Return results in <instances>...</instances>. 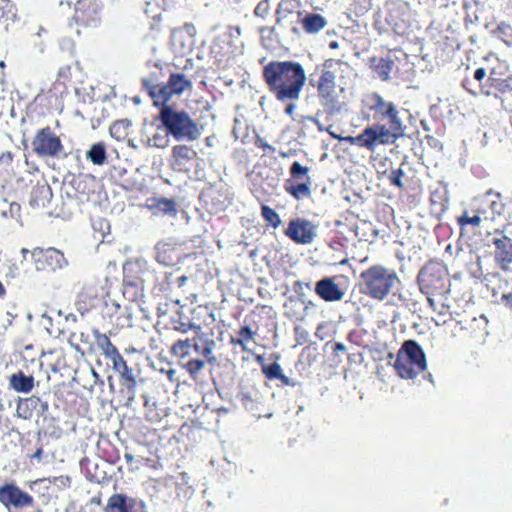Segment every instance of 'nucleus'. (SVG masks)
<instances>
[{"instance_id": "37", "label": "nucleus", "mask_w": 512, "mask_h": 512, "mask_svg": "<svg viewBox=\"0 0 512 512\" xmlns=\"http://www.w3.org/2000/svg\"><path fill=\"white\" fill-rule=\"evenodd\" d=\"M262 371L268 379L274 380L278 379L282 374V367L276 362L269 365L262 364Z\"/></svg>"}, {"instance_id": "54", "label": "nucleus", "mask_w": 512, "mask_h": 512, "mask_svg": "<svg viewBox=\"0 0 512 512\" xmlns=\"http://www.w3.org/2000/svg\"><path fill=\"white\" fill-rule=\"evenodd\" d=\"M12 159V153L9 151H6L0 155V162L10 163Z\"/></svg>"}, {"instance_id": "58", "label": "nucleus", "mask_w": 512, "mask_h": 512, "mask_svg": "<svg viewBox=\"0 0 512 512\" xmlns=\"http://www.w3.org/2000/svg\"><path fill=\"white\" fill-rule=\"evenodd\" d=\"M346 350V347L344 344L342 343H336L335 346H334V351L335 352H339V351H345Z\"/></svg>"}, {"instance_id": "16", "label": "nucleus", "mask_w": 512, "mask_h": 512, "mask_svg": "<svg viewBox=\"0 0 512 512\" xmlns=\"http://www.w3.org/2000/svg\"><path fill=\"white\" fill-rule=\"evenodd\" d=\"M142 85L152 98L154 105L161 108L170 106L168 101L175 94L170 90V84L168 82L166 84H153L151 80L143 78Z\"/></svg>"}, {"instance_id": "3", "label": "nucleus", "mask_w": 512, "mask_h": 512, "mask_svg": "<svg viewBox=\"0 0 512 512\" xmlns=\"http://www.w3.org/2000/svg\"><path fill=\"white\" fill-rule=\"evenodd\" d=\"M158 119L163 127L177 141H194L200 136L198 124L183 111L173 106H164L160 108Z\"/></svg>"}, {"instance_id": "49", "label": "nucleus", "mask_w": 512, "mask_h": 512, "mask_svg": "<svg viewBox=\"0 0 512 512\" xmlns=\"http://www.w3.org/2000/svg\"><path fill=\"white\" fill-rule=\"evenodd\" d=\"M305 288L308 289V290H311L312 289L311 283L310 282H303V281H296L295 284H294V291L299 296H304V289Z\"/></svg>"}, {"instance_id": "18", "label": "nucleus", "mask_w": 512, "mask_h": 512, "mask_svg": "<svg viewBox=\"0 0 512 512\" xmlns=\"http://www.w3.org/2000/svg\"><path fill=\"white\" fill-rule=\"evenodd\" d=\"M492 243L496 247L495 260L502 270L508 271L512 263V239L500 234L493 237Z\"/></svg>"}, {"instance_id": "48", "label": "nucleus", "mask_w": 512, "mask_h": 512, "mask_svg": "<svg viewBox=\"0 0 512 512\" xmlns=\"http://www.w3.org/2000/svg\"><path fill=\"white\" fill-rule=\"evenodd\" d=\"M340 141H345V142H348L352 145H356V146H359V147H363V136H362V132L357 135V136H346V137H341V140Z\"/></svg>"}, {"instance_id": "15", "label": "nucleus", "mask_w": 512, "mask_h": 512, "mask_svg": "<svg viewBox=\"0 0 512 512\" xmlns=\"http://www.w3.org/2000/svg\"><path fill=\"white\" fill-rule=\"evenodd\" d=\"M343 92L344 88L319 92L321 105L327 115L335 116L345 108V101L342 99Z\"/></svg>"}, {"instance_id": "30", "label": "nucleus", "mask_w": 512, "mask_h": 512, "mask_svg": "<svg viewBox=\"0 0 512 512\" xmlns=\"http://www.w3.org/2000/svg\"><path fill=\"white\" fill-rule=\"evenodd\" d=\"M86 158L90 160L94 165H103L107 159L106 147L104 143L98 142L93 144L86 152Z\"/></svg>"}, {"instance_id": "1", "label": "nucleus", "mask_w": 512, "mask_h": 512, "mask_svg": "<svg viewBox=\"0 0 512 512\" xmlns=\"http://www.w3.org/2000/svg\"><path fill=\"white\" fill-rule=\"evenodd\" d=\"M263 77L269 90L280 102L296 101L306 83L302 65L293 61H272L263 68Z\"/></svg>"}, {"instance_id": "25", "label": "nucleus", "mask_w": 512, "mask_h": 512, "mask_svg": "<svg viewBox=\"0 0 512 512\" xmlns=\"http://www.w3.org/2000/svg\"><path fill=\"white\" fill-rule=\"evenodd\" d=\"M215 346L216 343L213 339L203 336H199L198 341H195L193 344L195 351L199 355H202L207 360V362L211 364H214L217 361L213 354Z\"/></svg>"}, {"instance_id": "4", "label": "nucleus", "mask_w": 512, "mask_h": 512, "mask_svg": "<svg viewBox=\"0 0 512 512\" xmlns=\"http://www.w3.org/2000/svg\"><path fill=\"white\" fill-rule=\"evenodd\" d=\"M32 149L40 157L58 158L64 154L61 139L50 127H44L36 132L32 140Z\"/></svg>"}, {"instance_id": "21", "label": "nucleus", "mask_w": 512, "mask_h": 512, "mask_svg": "<svg viewBox=\"0 0 512 512\" xmlns=\"http://www.w3.org/2000/svg\"><path fill=\"white\" fill-rule=\"evenodd\" d=\"M276 25L277 27L283 28L286 31L291 32L296 37L300 36V29L298 27L302 21V13H283L276 14Z\"/></svg>"}, {"instance_id": "43", "label": "nucleus", "mask_w": 512, "mask_h": 512, "mask_svg": "<svg viewBox=\"0 0 512 512\" xmlns=\"http://www.w3.org/2000/svg\"><path fill=\"white\" fill-rule=\"evenodd\" d=\"M239 398L246 409H251L254 404L253 393L248 390H241Z\"/></svg>"}, {"instance_id": "41", "label": "nucleus", "mask_w": 512, "mask_h": 512, "mask_svg": "<svg viewBox=\"0 0 512 512\" xmlns=\"http://www.w3.org/2000/svg\"><path fill=\"white\" fill-rule=\"evenodd\" d=\"M239 336L240 339H238L236 343L245 349V342L253 339L254 332L249 326H244L239 330Z\"/></svg>"}, {"instance_id": "47", "label": "nucleus", "mask_w": 512, "mask_h": 512, "mask_svg": "<svg viewBox=\"0 0 512 512\" xmlns=\"http://www.w3.org/2000/svg\"><path fill=\"white\" fill-rule=\"evenodd\" d=\"M176 330L182 333H187L188 330H194L198 334L201 332V327L193 322H182L176 327Z\"/></svg>"}, {"instance_id": "61", "label": "nucleus", "mask_w": 512, "mask_h": 512, "mask_svg": "<svg viewBox=\"0 0 512 512\" xmlns=\"http://www.w3.org/2000/svg\"><path fill=\"white\" fill-rule=\"evenodd\" d=\"M187 280H188L187 276H184V275H183V276L179 277V278H178V285H179V286H183V285H184V283H185Z\"/></svg>"}, {"instance_id": "57", "label": "nucleus", "mask_w": 512, "mask_h": 512, "mask_svg": "<svg viewBox=\"0 0 512 512\" xmlns=\"http://www.w3.org/2000/svg\"><path fill=\"white\" fill-rule=\"evenodd\" d=\"M91 374H92V376H93V378L95 380V383H97V382H100L101 384L103 383V381L101 380L99 374L95 371L94 368H91Z\"/></svg>"}, {"instance_id": "14", "label": "nucleus", "mask_w": 512, "mask_h": 512, "mask_svg": "<svg viewBox=\"0 0 512 512\" xmlns=\"http://www.w3.org/2000/svg\"><path fill=\"white\" fill-rule=\"evenodd\" d=\"M398 353L400 354V363L411 361L418 369H427L425 353L415 340H406Z\"/></svg>"}, {"instance_id": "20", "label": "nucleus", "mask_w": 512, "mask_h": 512, "mask_svg": "<svg viewBox=\"0 0 512 512\" xmlns=\"http://www.w3.org/2000/svg\"><path fill=\"white\" fill-rule=\"evenodd\" d=\"M176 254V248L169 242L161 241L155 246V259L164 266L174 265L177 260Z\"/></svg>"}, {"instance_id": "23", "label": "nucleus", "mask_w": 512, "mask_h": 512, "mask_svg": "<svg viewBox=\"0 0 512 512\" xmlns=\"http://www.w3.org/2000/svg\"><path fill=\"white\" fill-rule=\"evenodd\" d=\"M302 27L308 34H316L327 25V19L317 13H306L302 17Z\"/></svg>"}, {"instance_id": "33", "label": "nucleus", "mask_w": 512, "mask_h": 512, "mask_svg": "<svg viewBox=\"0 0 512 512\" xmlns=\"http://www.w3.org/2000/svg\"><path fill=\"white\" fill-rule=\"evenodd\" d=\"M122 389L121 392L125 396V406L127 408H132L135 400H136V394H137V380L136 377L133 379H130L128 381L122 382Z\"/></svg>"}, {"instance_id": "62", "label": "nucleus", "mask_w": 512, "mask_h": 512, "mask_svg": "<svg viewBox=\"0 0 512 512\" xmlns=\"http://www.w3.org/2000/svg\"><path fill=\"white\" fill-rule=\"evenodd\" d=\"M314 124L317 126V128L320 130V131H324L326 130L327 128H325L323 126V124L319 121V118H317V122H314Z\"/></svg>"}, {"instance_id": "39", "label": "nucleus", "mask_w": 512, "mask_h": 512, "mask_svg": "<svg viewBox=\"0 0 512 512\" xmlns=\"http://www.w3.org/2000/svg\"><path fill=\"white\" fill-rule=\"evenodd\" d=\"M206 365V362L201 359H191L186 363V369L192 376L200 373Z\"/></svg>"}, {"instance_id": "56", "label": "nucleus", "mask_w": 512, "mask_h": 512, "mask_svg": "<svg viewBox=\"0 0 512 512\" xmlns=\"http://www.w3.org/2000/svg\"><path fill=\"white\" fill-rule=\"evenodd\" d=\"M320 111L315 116H304L303 121H310L312 123L317 122V118L319 117Z\"/></svg>"}, {"instance_id": "28", "label": "nucleus", "mask_w": 512, "mask_h": 512, "mask_svg": "<svg viewBox=\"0 0 512 512\" xmlns=\"http://www.w3.org/2000/svg\"><path fill=\"white\" fill-rule=\"evenodd\" d=\"M394 367L397 371V374L403 379H414L419 373L425 371L426 369H418L414 363L411 361H407V363H400V354H397V357L394 362Z\"/></svg>"}, {"instance_id": "12", "label": "nucleus", "mask_w": 512, "mask_h": 512, "mask_svg": "<svg viewBox=\"0 0 512 512\" xmlns=\"http://www.w3.org/2000/svg\"><path fill=\"white\" fill-rule=\"evenodd\" d=\"M105 512H147V509L142 500L124 494H114L108 499Z\"/></svg>"}, {"instance_id": "34", "label": "nucleus", "mask_w": 512, "mask_h": 512, "mask_svg": "<svg viewBox=\"0 0 512 512\" xmlns=\"http://www.w3.org/2000/svg\"><path fill=\"white\" fill-rule=\"evenodd\" d=\"M308 182L297 185L286 186V191L297 200L309 198L311 196L310 177L307 176Z\"/></svg>"}, {"instance_id": "10", "label": "nucleus", "mask_w": 512, "mask_h": 512, "mask_svg": "<svg viewBox=\"0 0 512 512\" xmlns=\"http://www.w3.org/2000/svg\"><path fill=\"white\" fill-rule=\"evenodd\" d=\"M317 226L304 218H295L289 222L285 234L299 244H311L317 237Z\"/></svg>"}, {"instance_id": "2", "label": "nucleus", "mask_w": 512, "mask_h": 512, "mask_svg": "<svg viewBox=\"0 0 512 512\" xmlns=\"http://www.w3.org/2000/svg\"><path fill=\"white\" fill-rule=\"evenodd\" d=\"M361 291L376 300L395 294L400 286L397 273L382 265H373L360 274Z\"/></svg>"}, {"instance_id": "29", "label": "nucleus", "mask_w": 512, "mask_h": 512, "mask_svg": "<svg viewBox=\"0 0 512 512\" xmlns=\"http://www.w3.org/2000/svg\"><path fill=\"white\" fill-rule=\"evenodd\" d=\"M168 83L170 84V90H172L175 95L182 94L192 86L191 81L186 77V75L181 73L171 74L168 79Z\"/></svg>"}, {"instance_id": "22", "label": "nucleus", "mask_w": 512, "mask_h": 512, "mask_svg": "<svg viewBox=\"0 0 512 512\" xmlns=\"http://www.w3.org/2000/svg\"><path fill=\"white\" fill-rule=\"evenodd\" d=\"M334 64L342 65L341 62H334L333 60L325 62V70L322 72L319 79L318 92L336 89V73L335 70L331 69Z\"/></svg>"}, {"instance_id": "53", "label": "nucleus", "mask_w": 512, "mask_h": 512, "mask_svg": "<svg viewBox=\"0 0 512 512\" xmlns=\"http://www.w3.org/2000/svg\"><path fill=\"white\" fill-rule=\"evenodd\" d=\"M287 102H288V104L286 105L285 113L289 116H292L294 114V111L297 106L294 103V101H287Z\"/></svg>"}, {"instance_id": "42", "label": "nucleus", "mask_w": 512, "mask_h": 512, "mask_svg": "<svg viewBox=\"0 0 512 512\" xmlns=\"http://www.w3.org/2000/svg\"><path fill=\"white\" fill-rule=\"evenodd\" d=\"M195 341H196L195 339L179 340L173 345V350L175 352L181 351L183 353H188V349L193 348V344Z\"/></svg>"}, {"instance_id": "11", "label": "nucleus", "mask_w": 512, "mask_h": 512, "mask_svg": "<svg viewBox=\"0 0 512 512\" xmlns=\"http://www.w3.org/2000/svg\"><path fill=\"white\" fill-rule=\"evenodd\" d=\"M103 4L97 0H80L75 7V19L86 27H97Z\"/></svg>"}, {"instance_id": "13", "label": "nucleus", "mask_w": 512, "mask_h": 512, "mask_svg": "<svg viewBox=\"0 0 512 512\" xmlns=\"http://www.w3.org/2000/svg\"><path fill=\"white\" fill-rule=\"evenodd\" d=\"M197 152L186 145H176L172 149L171 166L175 171L189 172L193 168Z\"/></svg>"}, {"instance_id": "7", "label": "nucleus", "mask_w": 512, "mask_h": 512, "mask_svg": "<svg viewBox=\"0 0 512 512\" xmlns=\"http://www.w3.org/2000/svg\"><path fill=\"white\" fill-rule=\"evenodd\" d=\"M37 271H56L67 265L63 253L55 248H35L31 252Z\"/></svg>"}, {"instance_id": "8", "label": "nucleus", "mask_w": 512, "mask_h": 512, "mask_svg": "<svg viewBox=\"0 0 512 512\" xmlns=\"http://www.w3.org/2000/svg\"><path fill=\"white\" fill-rule=\"evenodd\" d=\"M0 502L8 509H22L33 506L34 498L14 483H6L0 487Z\"/></svg>"}, {"instance_id": "60", "label": "nucleus", "mask_w": 512, "mask_h": 512, "mask_svg": "<svg viewBox=\"0 0 512 512\" xmlns=\"http://www.w3.org/2000/svg\"><path fill=\"white\" fill-rule=\"evenodd\" d=\"M259 146L263 147L264 149L274 151V148L266 142L260 141Z\"/></svg>"}, {"instance_id": "40", "label": "nucleus", "mask_w": 512, "mask_h": 512, "mask_svg": "<svg viewBox=\"0 0 512 512\" xmlns=\"http://www.w3.org/2000/svg\"><path fill=\"white\" fill-rule=\"evenodd\" d=\"M308 172L309 168L298 161L293 162L290 167V174L294 179H301L303 176H307Z\"/></svg>"}, {"instance_id": "50", "label": "nucleus", "mask_w": 512, "mask_h": 512, "mask_svg": "<svg viewBox=\"0 0 512 512\" xmlns=\"http://www.w3.org/2000/svg\"><path fill=\"white\" fill-rule=\"evenodd\" d=\"M278 380L281 381V383L283 385H287V386H297V385H300V383L294 379H291L289 377H287L286 375H284L283 373L280 375V377L278 378Z\"/></svg>"}, {"instance_id": "6", "label": "nucleus", "mask_w": 512, "mask_h": 512, "mask_svg": "<svg viewBox=\"0 0 512 512\" xmlns=\"http://www.w3.org/2000/svg\"><path fill=\"white\" fill-rule=\"evenodd\" d=\"M418 284L422 293H442L445 288V271L438 264L425 265L419 272Z\"/></svg>"}, {"instance_id": "17", "label": "nucleus", "mask_w": 512, "mask_h": 512, "mask_svg": "<svg viewBox=\"0 0 512 512\" xmlns=\"http://www.w3.org/2000/svg\"><path fill=\"white\" fill-rule=\"evenodd\" d=\"M314 290L326 302L341 301L345 295V292L330 277L317 281Z\"/></svg>"}, {"instance_id": "32", "label": "nucleus", "mask_w": 512, "mask_h": 512, "mask_svg": "<svg viewBox=\"0 0 512 512\" xmlns=\"http://www.w3.org/2000/svg\"><path fill=\"white\" fill-rule=\"evenodd\" d=\"M113 369L119 373L121 383L135 378L133 369L128 367L127 362L122 355H119L112 361Z\"/></svg>"}, {"instance_id": "19", "label": "nucleus", "mask_w": 512, "mask_h": 512, "mask_svg": "<svg viewBox=\"0 0 512 512\" xmlns=\"http://www.w3.org/2000/svg\"><path fill=\"white\" fill-rule=\"evenodd\" d=\"M147 208L155 216L164 215L174 218L178 213L175 201L165 197L148 199Z\"/></svg>"}, {"instance_id": "26", "label": "nucleus", "mask_w": 512, "mask_h": 512, "mask_svg": "<svg viewBox=\"0 0 512 512\" xmlns=\"http://www.w3.org/2000/svg\"><path fill=\"white\" fill-rule=\"evenodd\" d=\"M93 335L97 346L102 350L103 354L111 360V362L121 355L118 349L111 343L109 337L106 334L100 333L98 330L93 331Z\"/></svg>"}, {"instance_id": "27", "label": "nucleus", "mask_w": 512, "mask_h": 512, "mask_svg": "<svg viewBox=\"0 0 512 512\" xmlns=\"http://www.w3.org/2000/svg\"><path fill=\"white\" fill-rule=\"evenodd\" d=\"M371 62L377 76L383 81H388L395 64L394 61L390 57H381L373 58Z\"/></svg>"}, {"instance_id": "35", "label": "nucleus", "mask_w": 512, "mask_h": 512, "mask_svg": "<svg viewBox=\"0 0 512 512\" xmlns=\"http://www.w3.org/2000/svg\"><path fill=\"white\" fill-rule=\"evenodd\" d=\"M301 2L300 0H281L278 4L276 14H283V13H302L300 11Z\"/></svg>"}, {"instance_id": "59", "label": "nucleus", "mask_w": 512, "mask_h": 512, "mask_svg": "<svg viewBox=\"0 0 512 512\" xmlns=\"http://www.w3.org/2000/svg\"><path fill=\"white\" fill-rule=\"evenodd\" d=\"M124 459L127 463H132L135 460V457L131 453H125Z\"/></svg>"}, {"instance_id": "63", "label": "nucleus", "mask_w": 512, "mask_h": 512, "mask_svg": "<svg viewBox=\"0 0 512 512\" xmlns=\"http://www.w3.org/2000/svg\"><path fill=\"white\" fill-rule=\"evenodd\" d=\"M326 131L335 139L341 140V136L337 135L335 132L331 131L330 128H327Z\"/></svg>"}, {"instance_id": "64", "label": "nucleus", "mask_w": 512, "mask_h": 512, "mask_svg": "<svg viewBox=\"0 0 512 512\" xmlns=\"http://www.w3.org/2000/svg\"><path fill=\"white\" fill-rule=\"evenodd\" d=\"M205 142L207 146H213V138L212 137H206Z\"/></svg>"}, {"instance_id": "36", "label": "nucleus", "mask_w": 512, "mask_h": 512, "mask_svg": "<svg viewBox=\"0 0 512 512\" xmlns=\"http://www.w3.org/2000/svg\"><path fill=\"white\" fill-rule=\"evenodd\" d=\"M262 217L271 224L273 228H277L281 224V219L277 212L269 206L263 205L261 207Z\"/></svg>"}, {"instance_id": "45", "label": "nucleus", "mask_w": 512, "mask_h": 512, "mask_svg": "<svg viewBox=\"0 0 512 512\" xmlns=\"http://www.w3.org/2000/svg\"><path fill=\"white\" fill-rule=\"evenodd\" d=\"M459 223L461 226L465 225H473V226H479L481 223V217L478 215H474L472 217L468 216L467 214H464L459 218Z\"/></svg>"}, {"instance_id": "24", "label": "nucleus", "mask_w": 512, "mask_h": 512, "mask_svg": "<svg viewBox=\"0 0 512 512\" xmlns=\"http://www.w3.org/2000/svg\"><path fill=\"white\" fill-rule=\"evenodd\" d=\"M9 385L17 392L29 393L34 387V377L18 371L10 376Z\"/></svg>"}, {"instance_id": "31", "label": "nucleus", "mask_w": 512, "mask_h": 512, "mask_svg": "<svg viewBox=\"0 0 512 512\" xmlns=\"http://www.w3.org/2000/svg\"><path fill=\"white\" fill-rule=\"evenodd\" d=\"M169 135L168 131L161 130L158 128V131L152 136L148 137L146 140H142L145 147H156V148H166L169 145Z\"/></svg>"}, {"instance_id": "9", "label": "nucleus", "mask_w": 512, "mask_h": 512, "mask_svg": "<svg viewBox=\"0 0 512 512\" xmlns=\"http://www.w3.org/2000/svg\"><path fill=\"white\" fill-rule=\"evenodd\" d=\"M370 109L380 115L381 119H388L391 128L402 133V128L406 129L399 117V112L394 103L386 101L380 94L373 93L370 97Z\"/></svg>"}, {"instance_id": "46", "label": "nucleus", "mask_w": 512, "mask_h": 512, "mask_svg": "<svg viewBox=\"0 0 512 512\" xmlns=\"http://www.w3.org/2000/svg\"><path fill=\"white\" fill-rule=\"evenodd\" d=\"M270 10V4H269V1L268 0H262L260 1L255 10H254V13L256 16H259V17H266L268 12Z\"/></svg>"}, {"instance_id": "55", "label": "nucleus", "mask_w": 512, "mask_h": 512, "mask_svg": "<svg viewBox=\"0 0 512 512\" xmlns=\"http://www.w3.org/2000/svg\"><path fill=\"white\" fill-rule=\"evenodd\" d=\"M42 454H43V449H42V447H39V448L35 451V453L32 455V458H33V459H36L37 461H39V462H40V461H41V459H42Z\"/></svg>"}, {"instance_id": "52", "label": "nucleus", "mask_w": 512, "mask_h": 512, "mask_svg": "<svg viewBox=\"0 0 512 512\" xmlns=\"http://www.w3.org/2000/svg\"><path fill=\"white\" fill-rule=\"evenodd\" d=\"M128 121L127 120H121V121H118V122H115L113 124V126L111 127V133H114V131H117L119 130L121 127H126L128 126Z\"/></svg>"}, {"instance_id": "51", "label": "nucleus", "mask_w": 512, "mask_h": 512, "mask_svg": "<svg viewBox=\"0 0 512 512\" xmlns=\"http://www.w3.org/2000/svg\"><path fill=\"white\" fill-rule=\"evenodd\" d=\"M487 78V73H486V70L484 68H478L475 70L474 72V79L479 81V82H482L483 80H485Z\"/></svg>"}, {"instance_id": "44", "label": "nucleus", "mask_w": 512, "mask_h": 512, "mask_svg": "<svg viewBox=\"0 0 512 512\" xmlns=\"http://www.w3.org/2000/svg\"><path fill=\"white\" fill-rule=\"evenodd\" d=\"M403 175H404V171L402 168L393 170L389 177L391 184L396 187L402 188L403 187V182H402Z\"/></svg>"}, {"instance_id": "38", "label": "nucleus", "mask_w": 512, "mask_h": 512, "mask_svg": "<svg viewBox=\"0 0 512 512\" xmlns=\"http://www.w3.org/2000/svg\"><path fill=\"white\" fill-rule=\"evenodd\" d=\"M3 204L7 206L6 208H3L1 211L2 216L4 217H11V218H18L20 216V210L21 207L16 202L8 203L5 199L3 200Z\"/></svg>"}, {"instance_id": "5", "label": "nucleus", "mask_w": 512, "mask_h": 512, "mask_svg": "<svg viewBox=\"0 0 512 512\" xmlns=\"http://www.w3.org/2000/svg\"><path fill=\"white\" fill-rule=\"evenodd\" d=\"M405 135V129L402 133L394 128H387L382 124H374L366 127L362 131L363 147L374 152L379 145L393 144L398 138Z\"/></svg>"}]
</instances>
